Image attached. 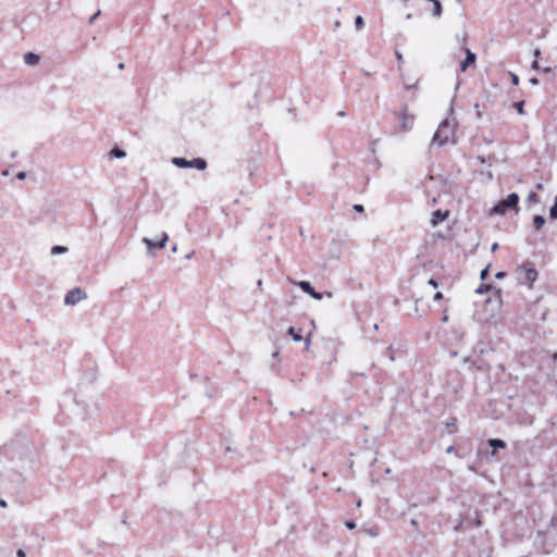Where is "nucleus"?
Returning <instances> with one entry per match:
<instances>
[{
    "label": "nucleus",
    "mask_w": 557,
    "mask_h": 557,
    "mask_svg": "<svg viewBox=\"0 0 557 557\" xmlns=\"http://www.w3.org/2000/svg\"><path fill=\"white\" fill-rule=\"evenodd\" d=\"M110 154L114 158L121 159L126 156V152L120 148H114L110 151Z\"/></svg>",
    "instance_id": "obj_16"
},
{
    "label": "nucleus",
    "mask_w": 557,
    "mask_h": 557,
    "mask_svg": "<svg viewBox=\"0 0 557 557\" xmlns=\"http://www.w3.org/2000/svg\"><path fill=\"white\" fill-rule=\"evenodd\" d=\"M278 351L273 352V358H277Z\"/></svg>",
    "instance_id": "obj_50"
},
{
    "label": "nucleus",
    "mask_w": 557,
    "mask_h": 557,
    "mask_svg": "<svg viewBox=\"0 0 557 557\" xmlns=\"http://www.w3.org/2000/svg\"><path fill=\"white\" fill-rule=\"evenodd\" d=\"M16 556H17V557H25V556H26V554H25V552H24L23 549H18V550L16 552Z\"/></svg>",
    "instance_id": "obj_35"
},
{
    "label": "nucleus",
    "mask_w": 557,
    "mask_h": 557,
    "mask_svg": "<svg viewBox=\"0 0 557 557\" xmlns=\"http://www.w3.org/2000/svg\"><path fill=\"white\" fill-rule=\"evenodd\" d=\"M100 14H101V11L98 10L94 15H91L89 18V24H92Z\"/></svg>",
    "instance_id": "obj_25"
},
{
    "label": "nucleus",
    "mask_w": 557,
    "mask_h": 557,
    "mask_svg": "<svg viewBox=\"0 0 557 557\" xmlns=\"http://www.w3.org/2000/svg\"><path fill=\"white\" fill-rule=\"evenodd\" d=\"M355 25H356L357 29H361L363 27L364 21H363L362 16L359 15L355 18Z\"/></svg>",
    "instance_id": "obj_20"
},
{
    "label": "nucleus",
    "mask_w": 557,
    "mask_h": 557,
    "mask_svg": "<svg viewBox=\"0 0 557 557\" xmlns=\"http://www.w3.org/2000/svg\"><path fill=\"white\" fill-rule=\"evenodd\" d=\"M456 127H457V123L455 122V120H450V119H444L433 138H432V144H437L440 147L444 146L445 144H447L450 139H453V143H455V132H456Z\"/></svg>",
    "instance_id": "obj_1"
},
{
    "label": "nucleus",
    "mask_w": 557,
    "mask_h": 557,
    "mask_svg": "<svg viewBox=\"0 0 557 557\" xmlns=\"http://www.w3.org/2000/svg\"><path fill=\"white\" fill-rule=\"evenodd\" d=\"M542 71H543L544 73H549V72H552V69H550V67H544Z\"/></svg>",
    "instance_id": "obj_40"
},
{
    "label": "nucleus",
    "mask_w": 557,
    "mask_h": 557,
    "mask_svg": "<svg viewBox=\"0 0 557 557\" xmlns=\"http://www.w3.org/2000/svg\"><path fill=\"white\" fill-rule=\"evenodd\" d=\"M488 271H490V265H487L486 268H484L481 273H480V278L481 280H485L488 275Z\"/></svg>",
    "instance_id": "obj_23"
},
{
    "label": "nucleus",
    "mask_w": 557,
    "mask_h": 557,
    "mask_svg": "<svg viewBox=\"0 0 557 557\" xmlns=\"http://www.w3.org/2000/svg\"><path fill=\"white\" fill-rule=\"evenodd\" d=\"M531 67H532L533 70H540L539 62H537V60H536V59L532 62Z\"/></svg>",
    "instance_id": "obj_32"
},
{
    "label": "nucleus",
    "mask_w": 557,
    "mask_h": 557,
    "mask_svg": "<svg viewBox=\"0 0 557 557\" xmlns=\"http://www.w3.org/2000/svg\"><path fill=\"white\" fill-rule=\"evenodd\" d=\"M429 284H430L431 286H433L434 288H436V287L438 286L437 282H436L434 278H430V280H429Z\"/></svg>",
    "instance_id": "obj_33"
},
{
    "label": "nucleus",
    "mask_w": 557,
    "mask_h": 557,
    "mask_svg": "<svg viewBox=\"0 0 557 557\" xmlns=\"http://www.w3.org/2000/svg\"><path fill=\"white\" fill-rule=\"evenodd\" d=\"M488 445L493 448V449H498V448H505L506 447V443L503 441V440H499V438H491L488 440ZM495 450H493L492 454H494Z\"/></svg>",
    "instance_id": "obj_13"
},
{
    "label": "nucleus",
    "mask_w": 557,
    "mask_h": 557,
    "mask_svg": "<svg viewBox=\"0 0 557 557\" xmlns=\"http://www.w3.org/2000/svg\"><path fill=\"white\" fill-rule=\"evenodd\" d=\"M388 351H389V355H388L389 360L394 361L395 357L392 354V346L388 347Z\"/></svg>",
    "instance_id": "obj_36"
},
{
    "label": "nucleus",
    "mask_w": 557,
    "mask_h": 557,
    "mask_svg": "<svg viewBox=\"0 0 557 557\" xmlns=\"http://www.w3.org/2000/svg\"><path fill=\"white\" fill-rule=\"evenodd\" d=\"M536 188H537V189H542V188H543V185H542L541 183H539V184L536 185Z\"/></svg>",
    "instance_id": "obj_46"
},
{
    "label": "nucleus",
    "mask_w": 557,
    "mask_h": 557,
    "mask_svg": "<svg viewBox=\"0 0 557 557\" xmlns=\"http://www.w3.org/2000/svg\"><path fill=\"white\" fill-rule=\"evenodd\" d=\"M67 251V247L65 246H53L51 248V255H61V253H65Z\"/></svg>",
    "instance_id": "obj_17"
},
{
    "label": "nucleus",
    "mask_w": 557,
    "mask_h": 557,
    "mask_svg": "<svg viewBox=\"0 0 557 557\" xmlns=\"http://www.w3.org/2000/svg\"><path fill=\"white\" fill-rule=\"evenodd\" d=\"M493 287L490 285V284H481L478 288H476V294H484L488 290H491Z\"/></svg>",
    "instance_id": "obj_18"
},
{
    "label": "nucleus",
    "mask_w": 557,
    "mask_h": 557,
    "mask_svg": "<svg viewBox=\"0 0 557 557\" xmlns=\"http://www.w3.org/2000/svg\"><path fill=\"white\" fill-rule=\"evenodd\" d=\"M172 163L181 169L194 168L199 171H203L208 166L207 161L203 158H195L189 161L185 158L174 157L172 159Z\"/></svg>",
    "instance_id": "obj_4"
},
{
    "label": "nucleus",
    "mask_w": 557,
    "mask_h": 557,
    "mask_svg": "<svg viewBox=\"0 0 557 557\" xmlns=\"http://www.w3.org/2000/svg\"><path fill=\"white\" fill-rule=\"evenodd\" d=\"M550 219L557 220V203L555 202L554 206L549 210Z\"/></svg>",
    "instance_id": "obj_22"
},
{
    "label": "nucleus",
    "mask_w": 557,
    "mask_h": 557,
    "mask_svg": "<svg viewBox=\"0 0 557 557\" xmlns=\"http://www.w3.org/2000/svg\"><path fill=\"white\" fill-rule=\"evenodd\" d=\"M442 298H443V294H442L441 292H437V293L434 295V297H433L434 301H438V300H441Z\"/></svg>",
    "instance_id": "obj_28"
},
{
    "label": "nucleus",
    "mask_w": 557,
    "mask_h": 557,
    "mask_svg": "<svg viewBox=\"0 0 557 557\" xmlns=\"http://www.w3.org/2000/svg\"><path fill=\"white\" fill-rule=\"evenodd\" d=\"M289 281H290V283L299 286L302 289V292H305L306 294L310 295L313 293L314 288L312 287V285L309 282H307V281L295 282L293 280H289Z\"/></svg>",
    "instance_id": "obj_11"
},
{
    "label": "nucleus",
    "mask_w": 557,
    "mask_h": 557,
    "mask_svg": "<svg viewBox=\"0 0 557 557\" xmlns=\"http://www.w3.org/2000/svg\"><path fill=\"white\" fill-rule=\"evenodd\" d=\"M553 525L557 527V518L553 519Z\"/></svg>",
    "instance_id": "obj_45"
},
{
    "label": "nucleus",
    "mask_w": 557,
    "mask_h": 557,
    "mask_svg": "<svg viewBox=\"0 0 557 557\" xmlns=\"http://www.w3.org/2000/svg\"><path fill=\"white\" fill-rule=\"evenodd\" d=\"M518 280L521 284H528L532 287L537 278V271L532 262H524L517 269Z\"/></svg>",
    "instance_id": "obj_3"
},
{
    "label": "nucleus",
    "mask_w": 557,
    "mask_h": 557,
    "mask_svg": "<svg viewBox=\"0 0 557 557\" xmlns=\"http://www.w3.org/2000/svg\"><path fill=\"white\" fill-rule=\"evenodd\" d=\"M510 78H511L512 85L517 86L519 84V76L517 74L510 73Z\"/></svg>",
    "instance_id": "obj_24"
},
{
    "label": "nucleus",
    "mask_w": 557,
    "mask_h": 557,
    "mask_svg": "<svg viewBox=\"0 0 557 557\" xmlns=\"http://www.w3.org/2000/svg\"><path fill=\"white\" fill-rule=\"evenodd\" d=\"M529 83L533 86H536V85H539V79L536 77H532L529 79Z\"/></svg>",
    "instance_id": "obj_29"
},
{
    "label": "nucleus",
    "mask_w": 557,
    "mask_h": 557,
    "mask_svg": "<svg viewBox=\"0 0 557 557\" xmlns=\"http://www.w3.org/2000/svg\"><path fill=\"white\" fill-rule=\"evenodd\" d=\"M345 525L350 530L356 528V523L354 521H346Z\"/></svg>",
    "instance_id": "obj_27"
},
{
    "label": "nucleus",
    "mask_w": 557,
    "mask_h": 557,
    "mask_svg": "<svg viewBox=\"0 0 557 557\" xmlns=\"http://www.w3.org/2000/svg\"><path fill=\"white\" fill-rule=\"evenodd\" d=\"M540 54H541V50H540V49H535V50H534V57H535V59H536L537 57H540Z\"/></svg>",
    "instance_id": "obj_38"
},
{
    "label": "nucleus",
    "mask_w": 557,
    "mask_h": 557,
    "mask_svg": "<svg viewBox=\"0 0 557 557\" xmlns=\"http://www.w3.org/2000/svg\"><path fill=\"white\" fill-rule=\"evenodd\" d=\"M432 16L433 17H441L443 13L442 3L438 0H433L432 2Z\"/></svg>",
    "instance_id": "obj_12"
},
{
    "label": "nucleus",
    "mask_w": 557,
    "mask_h": 557,
    "mask_svg": "<svg viewBox=\"0 0 557 557\" xmlns=\"http://www.w3.org/2000/svg\"><path fill=\"white\" fill-rule=\"evenodd\" d=\"M498 249V244L494 243L491 247L492 252H495Z\"/></svg>",
    "instance_id": "obj_37"
},
{
    "label": "nucleus",
    "mask_w": 557,
    "mask_h": 557,
    "mask_svg": "<svg viewBox=\"0 0 557 557\" xmlns=\"http://www.w3.org/2000/svg\"><path fill=\"white\" fill-rule=\"evenodd\" d=\"M398 119L400 122V127L404 132H409L412 129L416 120L413 114L408 113L407 110L404 109L401 112H399Z\"/></svg>",
    "instance_id": "obj_6"
},
{
    "label": "nucleus",
    "mask_w": 557,
    "mask_h": 557,
    "mask_svg": "<svg viewBox=\"0 0 557 557\" xmlns=\"http://www.w3.org/2000/svg\"><path fill=\"white\" fill-rule=\"evenodd\" d=\"M23 58L24 62L30 66H36L40 62V57L35 52H26Z\"/></svg>",
    "instance_id": "obj_9"
},
{
    "label": "nucleus",
    "mask_w": 557,
    "mask_h": 557,
    "mask_svg": "<svg viewBox=\"0 0 557 557\" xmlns=\"http://www.w3.org/2000/svg\"><path fill=\"white\" fill-rule=\"evenodd\" d=\"M519 203V196L516 193H511L506 199L500 200L491 209V214L504 215L509 210L517 209Z\"/></svg>",
    "instance_id": "obj_2"
},
{
    "label": "nucleus",
    "mask_w": 557,
    "mask_h": 557,
    "mask_svg": "<svg viewBox=\"0 0 557 557\" xmlns=\"http://www.w3.org/2000/svg\"><path fill=\"white\" fill-rule=\"evenodd\" d=\"M478 160H479L481 163H484V162H485L484 157H481V156H480V157H478Z\"/></svg>",
    "instance_id": "obj_41"
},
{
    "label": "nucleus",
    "mask_w": 557,
    "mask_h": 557,
    "mask_svg": "<svg viewBox=\"0 0 557 557\" xmlns=\"http://www.w3.org/2000/svg\"><path fill=\"white\" fill-rule=\"evenodd\" d=\"M513 107L517 109L518 113L523 115L524 114V101H518L513 103Z\"/></svg>",
    "instance_id": "obj_19"
},
{
    "label": "nucleus",
    "mask_w": 557,
    "mask_h": 557,
    "mask_svg": "<svg viewBox=\"0 0 557 557\" xmlns=\"http://www.w3.org/2000/svg\"><path fill=\"white\" fill-rule=\"evenodd\" d=\"M453 449H454V447H453V446H449V447L447 448V450H446V451H447L448 454H450V453L453 451Z\"/></svg>",
    "instance_id": "obj_43"
},
{
    "label": "nucleus",
    "mask_w": 557,
    "mask_h": 557,
    "mask_svg": "<svg viewBox=\"0 0 557 557\" xmlns=\"http://www.w3.org/2000/svg\"><path fill=\"white\" fill-rule=\"evenodd\" d=\"M117 67H119L120 70H123V69H124V64H123V63H120Z\"/></svg>",
    "instance_id": "obj_48"
},
{
    "label": "nucleus",
    "mask_w": 557,
    "mask_h": 557,
    "mask_svg": "<svg viewBox=\"0 0 557 557\" xmlns=\"http://www.w3.org/2000/svg\"><path fill=\"white\" fill-rule=\"evenodd\" d=\"M396 54H397V59H398V60H401V59H403V55H401V53H400V52H397Z\"/></svg>",
    "instance_id": "obj_44"
},
{
    "label": "nucleus",
    "mask_w": 557,
    "mask_h": 557,
    "mask_svg": "<svg viewBox=\"0 0 557 557\" xmlns=\"http://www.w3.org/2000/svg\"><path fill=\"white\" fill-rule=\"evenodd\" d=\"M287 333L293 337L295 342H300L302 339L300 332H297L293 326L288 329Z\"/></svg>",
    "instance_id": "obj_15"
},
{
    "label": "nucleus",
    "mask_w": 557,
    "mask_h": 557,
    "mask_svg": "<svg viewBox=\"0 0 557 557\" xmlns=\"http://www.w3.org/2000/svg\"><path fill=\"white\" fill-rule=\"evenodd\" d=\"M411 17H412L411 13L407 14V18L408 20L411 18Z\"/></svg>",
    "instance_id": "obj_53"
},
{
    "label": "nucleus",
    "mask_w": 557,
    "mask_h": 557,
    "mask_svg": "<svg viewBox=\"0 0 557 557\" xmlns=\"http://www.w3.org/2000/svg\"><path fill=\"white\" fill-rule=\"evenodd\" d=\"M0 506L5 508L7 507V502L4 499H0Z\"/></svg>",
    "instance_id": "obj_39"
},
{
    "label": "nucleus",
    "mask_w": 557,
    "mask_h": 557,
    "mask_svg": "<svg viewBox=\"0 0 557 557\" xmlns=\"http://www.w3.org/2000/svg\"><path fill=\"white\" fill-rule=\"evenodd\" d=\"M545 224V219L543 215H535L533 218V225L535 230H540Z\"/></svg>",
    "instance_id": "obj_14"
},
{
    "label": "nucleus",
    "mask_w": 557,
    "mask_h": 557,
    "mask_svg": "<svg viewBox=\"0 0 557 557\" xmlns=\"http://www.w3.org/2000/svg\"><path fill=\"white\" fill-rule=\"evenodd\" d=\"M17 180H24L26 177V172H18L16 175Z\"/></svg>",
    "instance_id": "obj_31"
},
{
    "label": "nucleus",
    "mask_w": 557,
    "mask_h": 557,
    "mask_svg": "<svg viewBox=\"0 0 557 557\" xmlns=\"http://www.w3.org/2000/svg\"><path fill=\"white\" fill-rule=\"evenodd\" d=\"M447 320H448V317H447V315H445V317L443 318V321H444V322H447Z\"/></svg>",
    "instance_id": "obj_51"
},
{
    "label": "nucleus",
    "mask_w": 557,
    "mask_h": 557,
    "mask_svg": "<svg viewBox=\"0 0 557 557\" xmlns=\"http://www.w3.org/2000/svg\"><path fill=\"white\" fill-rule=\"evenodd\" d=\"M169 240V236L165 232L161 234V238L158 242H153L152 239L148 237L143 238V243L146 245L148 250L150 251L153 248L162 249L166 246V243Z\"/></svg>",
    "instance_id": "obj_7"
},
{
    "label": "nucleus",
    "mask_w": 557,
    "mask_h": 557,
    "mask_svg": "<svg viewBox=\"0 0 557 557\" xmlns=\"http://www.w3.org/2000/svg\"><path fill=\"white\" fill-rule=\"evenodd\" d=\"M176 251H177V246L175 245V246H173V248H172V252H176Z\"/></svg>",
    "instance_id": "obj_47"
},
{
    "label": "nucleus",
    "mask_w": 557,
    "mask_h": 557,
    "mask_svg": "<svg viewBox=\"0 0 557 557\" xmlns=\"http://www.w3.org/2000/svg\"><path fill=\"white\" fill-rule=\"evenodd\" d=\"M555 202L557 203V197L555 198Z\"/></svg>",
    "instance_id": "obj_54"
},
{
    "label": "nucleus",
    "mask_w": 557,
    "mask_h": 557,
    "mask_svg": "<svg viewBox=\"0 0 557 557\" xmlns=\"http://www.w3.org/2000/svg\"><path fill=\"white\" fill-rule=\"evenodd\" d=\"M306 344H307V346L310 345V339L309 338L306 339Z\"/></svg>",
    "instance_id": "obj_52"
},
{
    "label": "nucleus",
    "mask_w": 557,
    "mask_h": 557,
    "mask_svg": "<svg viewBox=\"0 0 557 557\" xmlns=\"http://www.w3.org/2000/svg\"><path fill=\"white\" fill-rule=\"evenodd\" d=\"M505 276H506V273H505V272H497V273H496V275H495V277H496V278H498V280H499V278H503V277H505Z\"/></svg>",
    "instance_id": "obj_34"
},
{
    "label": "nucleus",
    "mask_w": 557,
    "mask_h": 557,
    "mask_svg": "<svg viewBox=\"0 0 557 557\" xmlns=\"http://www.w3.org/2000/svg\"><path fill=\"white\" fill-rule=\"evenodd\" d=\"M354 210L357 211V212H362L363 211V206L362 205H355L354 206Z\"/></svg>",
    "instance_id": "obj_30"
},
{
    "label": "nucleus",
    "mask_w": 557,
    "mask_h": 557,
    "mask_svg": "<svg viewBox=\"0 0 557 557\" xmlns=\"http://www.w3.org/2000/svg\"><path fill=\"white\" fill-rule=\"evenodd\" d=\"M447 216H448L447 212L437 210L432 214L431 224L433 226H436L440 222H443Z\"/></svg>",
    "instance_id": "obj_10"
},
{
    "label": "nucleus",
    "mask_w": 557,
    "mask_h": 557,
    "mask_svg": "<svg viewBox=\"0 0 557 557\" xmlns=\"http://www.w3.org/2000/svg\"><path fill=\"white\" fill-rule=\"evenodd\" d=\"M193 255H194V252H190V253H188V255L186 256V258H187V259H190Z\"/></svg>",
    "instance_id": "obj_49"
},
{
    "label": "nucleus",
    "mask_w": 557,
    "mask_h": 557,
    "mask_svg": "<svg viewBox=\"0 0 557 557\" xmlns=\"http://www.w3.org/2000/svg\"><path fill=\"white\" fill-rule=\"evenodd\" d=\"M310 296L317 300H321L322 299V294L321 293H318L313 289V293L310 294Z\"/></svg>",
    "instance_id": "obj_26"
},
{
    "label": "nucleus",
    "mask_w": 557,
    "mask_h": 557,
    "mask_svg": "<svg viewBox=\"0 0 557 557\" xmlns=\"http://www.w3.org/2000/svg\"><path fill=\"white\" fill-rule=\"evenodd\" d=\"M86 298L87 294L82 288L76 287L66 293L64 297V304L67 306H74Z\"/></svg>",
    "instance_id": "obj_5"
},
{
    "label": "nucleus",
    "mask_w": 557,
    "mask_h": 557,
    "mask_svg": "<svg viewBox=\"0 0 557 557\" xmlns=\"http://www.w3.org/2000/svg\"><path fill=\"white\" fill-rule=\"evenodd\" d=\"M9 174H10V173H9V170H4V171H2V175H3V176H8Z\"/></svg>",
    "instance_id": "obj_42"
},
{
    "label": "nucleus",
    "mask_w": 557,
    "mask_h": 557,
    "mask_svg": "<svg viewBox=\"0 0 557 557\" xmlns=\"http://www.w3.org/2000/svg\"><path fill=\"white\" fill-rule=\"evenodd\" d=\"M528 201L529 202H539L540 199H539L537 194L534 193V191L530 193L529 196H528Z\"/></svg>",
    "instance_id": "obj_21"
},
{
    "label": "nucleus",
    "mask_w": 557,
    "mask_h": 557,
    "mask_svg": "<svg viewBox=\"0 0 557 557\" xmlns=\"http://www.w3.org/2000/svg\"><path fill=\"white\" fill-rule=\"evenodd\" d=\"M467 57L460 64V70L465 72L469 65L474 64L476 60L475 53H473L470 49H466Z\"/></svg>",
    "instance_id": "obj_8"
}]
</instances>
